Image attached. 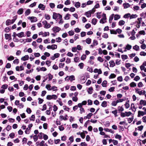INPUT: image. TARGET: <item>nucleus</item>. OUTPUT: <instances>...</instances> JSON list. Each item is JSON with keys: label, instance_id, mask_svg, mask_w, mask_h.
Wrapping results in <instances>:
<instances>
[{"label": "nucleus", "instance_id": "obj_10", "mask_svg": "<svg viewBox=\"0 0 146 146\" xmlns=\"http://www.w3.org/2000/svg\"><path fill=\"white\" fill-rule=\"evenodd\" d=\"M61 29L60 28L55 26L53 28L52 30L54 33H56L59 32V31Z\"/></svg>", "mask_w": 146, "mask_h": 146}, {"label": "nucleus", "instance_id": "obj_54", "mask_svg": "<svg viewBox=\"0 0 146 146\" xmlns=\"http://www.w3.org/2000/svg\"><path fill=\"white\" fill-rule=\"evenodd\" d=\"M57 87L55 86H53L52 87V90L53 91H56L58 90Z\"/></svg>", "mask_w": 146, "mask_h": 146}, {"label": "nucleus", "instance_id": "obj_2", "mask_svg": "<svg viewBox=\"0 0 146 146\" xmlns=\"http://www.w3.org/2000/svg\"><path fill=\"white\" fill-rule=\"evenodd\" d=\"M140 90V89L138 88L135 89V93L138 94L139 95H143L146 92L145 90Z\"/></svg>", "mask_w": 146, "mask_h": 146}, {"label": "nucleus", "instance_id": "obj_63", "mask_svg": "<svg viewBox=\"0 0 146 146\" xmlns=\"http://www.w3.org/2000/svg\"><path fill=\"white\" fill-rule=\"evenodd\" d=\"M99 102L97 100H95L94 102V104L97 106L99 105Z\"/></svg>", "mask_w": 146, "mask_h": 146}, {"label": "nucleus", "instance_id": "obj_52", "mask_svg": "<svg viewBox=\"0 0 146 146\" xmlns=\"http://www.w3.org/2000/svg\"><path fill=\"white\" fill-rule=\"evenodd\" d=\"M97 60L98 61L101 62H103L104 61V60L100 56L98 57L97 58Z\"/></svg>", "mask_w": 146, "mask_h": 146}, {"label": "nucleus", "instance_id": "obj_14", "mask_svg": "<svg viewBox=\"0 0 146 146\" xmlns=\"http://www.w3.org/2000/svg\"><path fill=\"white\" fill-rule=\"evenodd\" d=\"M123 6L124 8L125 9L129 7H130V5L128 3H123Z\"/></svg>", "mask_w": 146, "mask_h": 146}, {"label": "nucleus", "instance_id": "obj_41", "mask_svg": "<svg viewBox=\"0 0 146 146\" xmlns=\"http://www.w3.org/2000/svg\"><path fill=\"white\" fill-rule=\"evenodd\" d=\"M59 118L61 120H67V118H64V117L63 115H60L59 117Z\"/></svg>", "mask_w": 146, "mask_h": 146}, {"label": "nucleus", "instance_id": "obj_47", "mask_svg": "<svg viewBox=\"0 0 146 146\" xmlns=\"http://www.w3.org/2000/svg\"><path fill=\"white\" fill-rule=\"evenodd\" d=\"M33 69L32 68L31 70H26V73L27 74H30V73H31L33 71Z\"/></svg>", "mask_w": 146, "mask_h": 146}, {"label": "nucleus", "instance_id": "obj_34", "mask_svg": "<svg viewBox=\"0 0 146 146\" xmlns=\"http://www.w3.org/2000/svg\"><path fill=\"white\" fill-rule=\"evenodd\" d=\"M14 58L13 56H10L7 58V59L9 61H11L13 60Z\"/></svg>", "mask_w": 146, "mask_h": 146}, {"label": "nucleus", "instance_id": "obj_51", "mask_svg": "<svg viewBox=\"0 0 146 146\" xmlns=\"http://www.w3.org/2000/svg\"><path fill=\"white\" fill-rule=\"evenodd\" d=\"M13 63L14 64H18L19 63V60L18 59H17L13 61Z\"/></svg>", "mask_w": 146, "mask_h": 146}, {"label": "nucleus", "instance_id": "obj_35", "mask_svg": "<svg viewBox=\"0 0 146 146\" xmlns=\"http://www.w3.org/2000/svg\"><path fill=\"white\" fill-rule=\"evenodd\" d=\"M97 19L95 18L93 19L92 21V23L93 24L95 25L97 23Z\"/></svg>", "mask_w": 146, "mask_h": 146}, {"label": "nucleus", "instance_id": "obj_1", "mask_svg": "<svg viewBox=\"0 0 146 146\" xmlns=\"http://www.w3.org/2000/svg\"><path fill=\"white\" fill-rule=\"evenodd\" d=\"M17 19V16H15L13 17L12 20L8 19L6 22V24L7 25H9L13 23L16 21Z\"/></svg>", "mask_w": 146, "mask_h": 146}, {"label": "nucleus", "instance_id": "obj_23", "mask_svg": "<svg viewBox=\"0 0 146 146\" xmlns=\"http://www.w3.org/2000/svg\"><path fill=\"white\" fill-rule=\"evenodd\" d=\"M31 13L30 10L29 9H28L27 10L25 13V15L27 16L29 15Z\"/></svg>", "mask_w": 146, "mask_h": 146}, {"label": "nucleus", "instance_id": "obj_50", "mask_svg": "<svg viewBox=\"0 0 146 146\" xmlns=\"http://www.w3.org/2000/svg\"><path fill=\"white\" fill-rule=\"evenodd\" d=\"M48 80L49 81L51 80L52 78H53L52 76L50 73L49 74H48Z\"/></svg>", "mask_w": 146, "mask_h": 146}, {"label": "nucleus", "instance_id": "obj_5", "mask_svg": "<svg viewBox=\"0 0 146 146\" xmlns=\"http://www.w3.org/2000/svg\"><path fill=\"white\" fill-rule=\"evenodd\" d=\"M75 80V77L74 75H71L69 77L68 76H67L65 78V80L68 81L69 80H70L71 82H72L73 80Z\"/></svg>", "mask_w": 146, "mask_h": 146}, {"label": "nucleus", "instance_id": "obj_21", "mask_svg": "<svg viewBox=\"0 0 146 146\" xmlns=\"http://www.w3.org/2000/svg\"><path fill=\"white\" fill-rule=\"evenodd\" d=\"M74 6L77 8H78L80 6V3L79 2H75Z\"/></svg>", "mask_w": 146, "mask_h": 146}, {"label": "nucleus", "instance_id": "obj_55", "mask_svg": "<svg viewBox=\"0 0 146 146\" xmlns=\"http://www.w3.org/2000/svg\"><path fill=\"white\" fill-rule=\"evenodd\" d=\"M130 14L129 13L126 14L123 16V17L125 18H127L129 17H130Z\"/></svg>", "mask_w": 146, "mask_h": 146}, {"label": "nucleus", "instance_id": "obj_49", "mask_svg": "<svg viewBox=\"0 0 146 146\" xmlns=\"http://www.w3.org/2000/svg\"><path fill=\"white\" fill-rule=\"evenodd\" d=\"M25 42H24V43H26V42H30L32 40V39L31 38H27L25 39Z\"/></svg>", "mask_w": 146, "mask_h": 146}, {"label": "nucleus", "instance_id": "obj_62", "mask_svg": "<svg viewBox=\"0 0 146 146\" xmlns=\"http://www.w3.org/2000/svg\"><path fill=\"white\" fill-rule=\"evenodd\" d=\"M72 127L73 128L77 129L78 128V125L76 123L73 124L72 125Z\"/></svg>", "mask_w": 146, "mask_h": 146}, {"label": "nucleus", "instance_id": "obj_43", "mask_svg": "<svg viewBox=\"0 0 146 146\" xmlns=\"http://www.w3.org/2000/svg\"><path fill=\"white\" fill-rule=\"evenodd\" d=\"M80 114H82L83 113H84L85 112V110L83 108H80Z\"/></svg>", "mask_w": 146, "mask_h": 146}, {"label": "nucleus", "instance_id": "obj_40", "mask_svg": "<svg viewBox=\"0 0 146 146\" xmlns=\"http://www.w3.org/2000/svg\"><path fill=\"white\" fill-rule=\"evenodd\" d=\"M117 103V101H113L111 104V105L113 106H116Z\"/></svg>", "mask_w": 146, "mask_h": 146}, {"label": "nucleus", "instance_id": "obj_45", "mask_svg": "<svg viewBox=\"0 0 146 146\" xmlns=\"http://www.w3.org/2000/svg\"><path fill=\"white\" fill-rule=\"evenodd\" d=\"M79 58L78 57H76L74 58V61L76 62H79Z\"/></svg>", "mask_w": 146, "mask_h": 146}, {"label": "nucleus", "instance_id": "obj_6", "mask_svg": "<svg viewBox=\"0 0 146 146\" xmlns=\"http://www.w3.org/2000/svg\"><path fill=\"white\" fill-rule=\"evenodd\" d=\"M58 97L56 95H47L46 97V99L48 100H50L52 99H53L54 100H56Z\"/></svg>", "mask_w": 146, "mask_h": 146}, {"label": "nucleus", "instance_id": "obj_58", "mask_svg": "<svg viewBox=\"0 0 146 146\" xmlns=\"http://www.w3.org/2000/svg\"><path fill=\"white\" fill-rule=\"evenodd\" d=\"M114 87H111L108 89V91L110 92H113L114 91Z\"/></svg>", "mask_w": 146, "mask_h": 146}, {"label": "nucleus", "instance_id": "obj_24", "mask_svg": "<svg viewBox=\"0 0 146 146\" xmlns=\"http://www.w3.org/2000/svg\"><path fill=\"white\" fill-rule=\"evenodd\" d=\"M101 106L103 107H106L107 106V102L106 101H103L102 103Z\"/></svg>", "mask_w": 146, "mask_h": 146}, {"label": "nucleus", "instance_id": "obj_57", "mask_svg": "<svg viewBox=\"0 0 146 146\" xmlns=\"http://www.w3.org/2000/svg\"><path fill=\"white\" fill-rule=\"evenodd\" d=\"M86 57V55H83L81 57V59L82 60H85Z\"/></svg>", "mask_w": 146, "mask_h": 146}, {"label": "nucleus", "instance_id": "obj_22", "mask_svg": "<svg viewBox=\"0 0 146 146\" xmlns=\"http://www.w3.org/2000/svg\"><path fill=\"white\" fill-rule=\"evenodd\" d=\"M23 13V8H20L18 11L17 13L19 15L22 14Z\"/></svg>", "mask_w": 146, "mask_h": 146}, {"label": "nucleus", "instance_id": "obj_9", "mask_svg": "<svg viewBox=\"0 0 146 146\" xmlns=\"http://www.w3.org/2000/svg\"><path fill=\"white\" fill-rule=\"evenodd\" d=\"M27 19L30 20L31 22H34L37 21V18L35 17H28Z\"/></svg>", "mask_w": 146, "mask_h": 146}, {"label": "nucleus", "instance_id": "obj_33", "mask_svg": "<svg viewBox=\"0 0 146 146\" xmlns=\"http://www.w3.org/2000/svg\"><path fill=\"white\" fill-rule=\"evenodd\" d=\"M125 22L123 20H121L119 21L118 24L119 25L122 26L123 25L125 24Z\"/></svg>", "mask_w": 146, "mask_h": 146}, {"label": "nucleus", "instance_id": "obj_7", "mask_svg": "<svg viewBox=\"0 0 146 146\" xmlns=\"http://www.w3.org/2000/svg\"><path fill=\"white\" fill-rule=\"evenodd\" d=\"M103 18L100 21V23H104L106 22V15L105 13H103L102 15Z\"/></svg>", "mask_w": 146, "mask_h": 146}, {"label": "nucleus", "instance_id": "obj_25", "mask_svg": "<svg viewBox=\"0 0 146 146\" xmlns=\"http://www.w3.org/2000/svg\"><path fill=\"white\" fill-rule=\"evenodd\" d=\"M107 81L105 80H104V81H103V82L102 83V86L103 87H106L107 86Z\"/></svg>", "mask_w": 146, "mask_h": 146}, {"label": "nucleus", "instance_id": "obj_61", "mask_svg": "<svg viewBox=\"0 0 146 146\" xmlns=\"http://www.w3.org/2000/svg\"><path fill=\"white\" fill-rule=\"evenodd\" d=\"M50 26H51L49 23H47V24L45 25V26H44V27L46 29H48L50 28Z\"/></svg>", "mask_w": 146, "mask_h": 146}, {"label": "nucleus", "instance_id": "obj_29", "mask_svg": "<svg viewBox=\"0 0 146 146\" xmlns=\"http://www.w3.org/2000/svg\"><path fill=\"white\" fill-rule=\"evenodd\" d=\"M109 63L110 64V66L112 67H113L115 65V63L113 60L110 61Z\"/></svg>", "mask_w": 146, "mask_h": 146}, {"label": "nucleus", "instance_id": "obj_30", "mask_svg": "<svg viewBox=\"0 0 146 146\" xmlns=\"http://www.w3.org/2000/svg\"><path fill=\"white\" fill-rule=\"evenodd\" d=\"M46 88L48 90H52V87L50 84H47L46 86Z\"/></svg>", "mask_w": 146, "mask_h": 146}, {"label": "nucleus", "instance_id": "obj_37", "mask_svg": "<svg viewBox=\"0 0 146 146\" xmlns=\"http://www.w3.org/2000/svg\"><path fill=\"white\" fill-rule=\"evenodd\" d=\"M49 35V33L48 32H44L43 33L42 36L45 37L48 36Z\"/></svg>", "mask_w": 146, "mask_h": 146}, {"label": "nucleus", "instance_id": "obj_60", "mask_svg": "<svg viewBox=\"0 0 146 146\" xmlns=\"http://www.w3.org/2000/svg\"><path fill=\"white\" fill-rule=\"evenodd\" d=\"M63 109L64 110H66V111H69L70 108L67 107L66 106H63Z\"/></svg>", "mask_w": 146, "mask_h": 146}, {"label": "nucleus", "instance_id": "obj_26", "mask_svg": "<svg viewBox=\"0 0 146 146\" xmlns=\"http://www.w3.org/2000/svg\"><path fill=\"white\" fill-rule=\"evenodd\" d=\"M84 64L83 63L81 62L78 65V66L79 67L80 69H82L83 68Z\"/></svg>", "mask_w": 146, "mask_h": 146}, {"label": "nucleus", "instance_id": "obj_19", "mask_svg": "<svg viewBox=\"0 0 146 146\" xmlns=\"http://www.w3.org/2000/svg\"><path fill=\"white\" fill-rule=\"evenodd\" d=\"M133 49L136 51H138L139 50V46L136 45L135 46H133Z\"/></svg>", "mask_w": 146, "mask_h": 146}, {"label": "nucleus", "instance_id": "obj_13", "mask_svg": "<svg viewBox=\"0 0 146 146\" xmlns=\"http://www.w3.org/2000/svg\"><path fill=\"white\" fill-rule=\"evenodd\" d=\"M29 56L28 55H27L24 56L22 57L21 58V60L24 61L28 60L29 59Z\"/></svg>", "mask_w": 146, "mask_h": 146}, {"label": "nucleus", "instance_id": "obj_39", "mask_svg": "<svg viewBox=\"0 0 146 146\" xmlns=\"http://www.w3.org/2000/svg\"><path fill=\"white\" fill-rule=\"evenodd\" d=\"M117 108L119 111H122L124 110V109L122 106H119Z\"/></svg>", "mask_w": 146, "mask_h": 146}, {"label": "nucleus", "instance_id": "obj_16", "mask_svg": "<svg viewBox=\"0 0 146 146\" xmlns=\"http://www.w3.org/2000/svg\"><path fill=\"white\" fill-rule=\"evenodd\" d=\"M140 105L145 106L146 105V101L143 100H141L139 102Z\"/></svg>", "mask_w": 146, "mask_h": 146}, {"label": "nucleus", "instance_id": "obj_20", "mask_svg": "<svg viewBox=\"0 0 146 146\" xmlns=\"http://www.w3.org/2000/svg\"><path fill=\"white\" fill-rule=\"evenodd\" d=\"M120 18V16L119 15H115L114 17V19L115 20H117L119 19Z\"/></svg>", "mask_w": 146, "mask_h": 146}, {"label": "nucleus", "instance_id": "obj_28", "mask_svg": "<svg viewBox=\"0 0 146 146\" xmlns=\"http://www.w3.org/2000/svg\"><path fill=\"white\" fill-rule=\"evenodd\" d=\"M70 15L69 14H67L64 17V19L65 20H68L70 19Z\"/></svg>", "mask_w": 146, "mask_h": 146}, {"label": "nucleus", "instance_id": "obj_38", "mask_svg": "<svg viewBox=\"0 0 146 146\" xmlns=\"http://www.w3.org/2000/svg\"><path fill=\"white\" fill-rule=\"evenodd\" d=\"M137 17V15L136 14H132L131 15H130V19L135 18Z\"/></svg>", "mask_w": 146, "mask_h": 146}, {"label": "nucleus", "instance_id": "obj_56", "mask_svg": "<svg viewBox=\"0 0 146 146\" xmlns=\"http://www.w3.org/2000/svg\"><path fill=\"white\" fill-rule=\"evenodd\" d=\"M126 113V115L127 117H128L132 114V113L130 111L125 112Z\"/></svg>", "mask_w": 146, "mask_h": 146}, {"label": "nucleus", "instance_id": "obj_8", "mask_svg": "<svg viewBox=\"0 0 146 146\" xmlns=\"http://www.w3.org/2000/svg\"><path fill=\"white\" fill-rule=\"evenodd\" d=\"M47 48L48 49H52L54 50L57 48V46L56 44H52L51 46L48 45L47 46Z\"/></svg>", "mask_w": 146, "mask_h": 146}, {"label": "nucleus", "instance_id": "obj_15", "mask_svg": "<svg viewBox=\"0 0 146 146\" xmlns=\"http://www.w3.org/2000/svg\"><path fill=\"white\" fill-rule=\"evenodd\" d=\"M17 36L21 38L23 37H24L25 36L24 34V32H21L17 34Z\"/></svg>", "mask_w": 146, "mask_h": 146}, {"label": "nucleus", "instance_id": "obj_31", "mask_svg": "<svg viewBox=\"0 0 146 146\" xmlns=\"http://www.w3.org/2000/svg\"><path fill=\"white\" fill-rule=\"evenodd\" d=\"M130 86L131 87H135L136 86V84L134 82H132L130 84Z\"/></svg>", "mask_w": 146, "mask_h": 146}, {"label": "nucleus", "instance_id": "obj_27", "mask_svg": "<svg viewBox=\"0 0 146 146\" xmlns=\"http://www.w3.org/2000/svg\"><path fill=\"white\" fill-rule=\"evenodd\" d=\"M85 41L87 44H90L91 42V39L90 38H88L86 39Z\"/></svg>", "mask_w": 146, "mask_h": 146}, {"label": "nucleus", "instance_id": "obj_11", "mask_svg": "<svg viewBox=\"0 0 146 146\" xmlns=\"http://www.w3.org/2000/svg\"><path fill=\"white\" fill-rule=\"evenodd\" d=\"M146 114V112L141 111H138V117H140L141 116H143Z\"/></svg>", "mask_w": 146, "mask_h": 146}, {"label": "nucleus", "instance_id": "obj_32", "mask_svg": "<svg viewBox=\"0 0 146 146\" xmlns=\"http://www.w3.org/2000/svg\"><path fill=\"white\" fill-rule=\"evenodd\" d=\"M115 137L116 139H118L119 140L121 139V136L117 134H116L115 135Z\"/></svg>", "mask_w": 146, "mask_h": 146}, {"label": "nucleus", "instance_id": "obj_3", "mask_svg": "<svg viewBox=\"0 0 146 146\" xmlns=\"http://www.w3.org/2000/svg\"><path fill=\"white\" fill-rule=\"evenodd\" d=\"M95 9L94 8H93L92 10L88 11L85 13V15L88 17H89L91 16V14L93 13L95 11Z\"/></svg>", "mask_w": 146, "mask_h": 146}, {"label": "nucleus", "instance_id": "obj_46", "mask_svg": "<svg viewBox=\"0 0 146 146\" xmlns=\"http://www.w3.org/2000/svg\"><path fill=\"white\" fill-rule=\"evenodd\" d=\"M116 77V75L114 74H111L109 77L110 79Z\"/></svg>", "mask_w": 146, "mask_h": 146}, {"label": "nucleus", "instance_id": "obj_17", "mask_svg": "<svg viewBox=\"0 0 146 146\" xmlns=\"http://www.w3.org/2000/svg\"><path fill=\"white\" fill-rule=\"evenodd\" d=\"M132 46L128 44H127L125 47V49L127 50H129L131 48Z\"/></svg>", "mask_w": 146, "mask_h": 146}, {"label": "nucleus", "instance_id": "obj_42", "mask_svg": "<svg viewBox=\"0 0 146 146\" xmlns=\"http://www.w3.org/2000/svg\"><path fill=\"white\" fill-rule=\"evenodd\" d=\"M45 19L47 20H48L50 19V17L48 14H46L44 15Z\"/></svg>", "mask_w": 146, "mask_h": 146}, {"label": "nucleus", "instance_id": "obj_4", "mask_svg": "<svg viewBox=\"0 0 146 146\" xmlns=\"http://www.w3.org/2000/svg\"><path fill=\"white\" fill-rule=\"evenodd\" d=\"M58 17L59 19L62 18V16L59 13H54L52 16L53 19H56Z\"/></svg>", "mask_w": 146, "mask_h": 146}, {"label": "nucleus", "instance_id": "obj_48", "mask_svg": "<svg viewBox=\"0 0 146 146\" xmlns=\"http://www.w3.org/2000/svg\"><path fill=\"white\" fill-rule=\"evenodd\" d=\"M68 34L70 36H71L74 34V32L73 31H70L68 32Z\"/></svg>", "mask_w": 146, "mask_h": 146}, {"label": "nucleus", "instance_id": "obj_53", "mask_svg": "<svg viewBox=\"0 0 146 146\" xmlns=\"http://www.w3.org/2000/svg\"><path fill=\"white\" fill-rule=\"evenodd\" d=\"M33 139L34 140V141L35 142L37 140L38 138L37 136L36 135H35L33 136Z\"/></svg>", "mask_w": 146, "mask_h": 146}, {"label": "nucleus", "instance_id": "obj_44", "mask_svg": "<svg viewBox=\"0 0 146 146\" xmlns=\"http://www.w3.org/2000/svg\"><path fill=\"white\" fill-rule=\"evenodd\" d=\"M133 119V117L131 118H127V121L129 123H130L131 122Z\"/></svg>", "mask_w": 146, "mask_h": 146}, {"label": "nucleus", "instance_id": "obj_64", "mask_svg": "<svg viewBox=\"0 0 146 146\" xmlns=\"http://www.w3.org/2000/svg\"><path fill=\"white\" fill-rule=\"evenodd\" d=\"M140 55L141 56H146V53L144 52H141L140 53Z\"/></svg>", "mask_w": 146, "mask_h": 146}, {"label": "nucleus", "instance_id": "obj_36", "mask_svg": "<svg viewBox=\"0 0 146 146\" xmlns=\"http://www.w3.org/2000/svg\"><path fill=\"white\" fill-rule=\"evenodd\" d=\"M121 57L124 60L127 59L128 58V56L126 55H122Z\"/></svg>", "mask_w": 146, "mask_h": 146}, {"label": "nucleus", "instance_id": "obj_12", "mask_svg": "<svg viewBox=\"0 0 146 146\" xmlns=\"http://www.w3.org/2000/svg\"><path fill=\"white\" fill-rule=\"evenodd\" d=\"M38 7L42 10H44L45 9V6L43 4L40 3Z\"/></svg>", "mask_w": 146, "mask_h": 146}, {"label": "nucleus", "instance_id": "obj_59", "mask_svg": "<svg viewBox=\"0 0 146 146\" xmlns=\"http://www.w3.org/2000/svg\"><path fill=\"white\" fill-rule=\"evenodd\" d=\"M70 4V0H67L64 3V4L66 5H68Z\"/></svg>", "mask_w": 146, "mask_h": 146}, {"label": "nucleus", "instance_id": "obj_18", "mask_svg": "<svg viewBox=\"0 0 146 146\" xmlns=\"http://www.w3.org/2000/svg\"><path fill=\"white\" fill-rule=\"evenodd\" d=\"M93 89L92 87L88 88V92L89 94H91L93 92Z\"/></svg>", "mask_w": 146, "mask_h": 146}]
</instances>
